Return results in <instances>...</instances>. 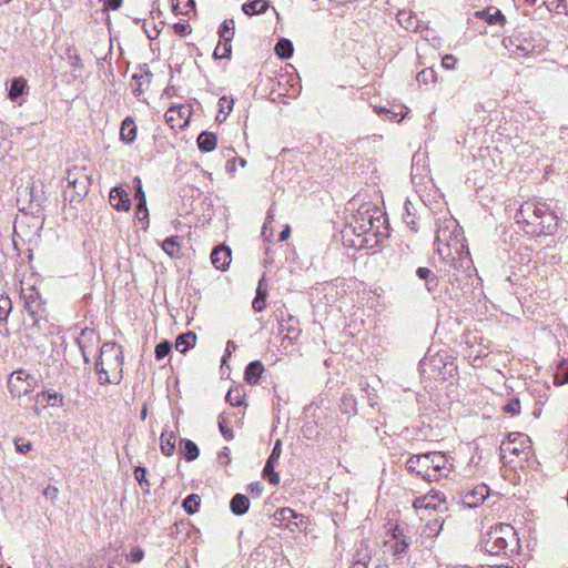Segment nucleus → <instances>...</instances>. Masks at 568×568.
<instances>
[{
  "instance_id": "nucleus-11",
  "label": "nucleus",
  "mask_w": 568,
  "mask_h": 568,
  "mask_svg": "<svg viewBox=\"0 0 568 568\" xmlns=\"http://www.w3.org/2000/svg\"><path fill=\"white\" fill-rule=\"evenodd\" d=\"M515 216L518 217V215ZM519 217L516 223L528 235L540 236L552 232L550 224L544 225L541 221L542 215H528V219H525V215H519Z\"/></svg>"
},
{
  "instance_id": "nucleus-30",
  "label": "nucleus",
  "mask_w": 568,
  "mask_h": 568,
  "mask_svg": "<svg viewBox=\"0 0 568 568\" xmlns=\"http://www.w3.org/2000/svg\"><path fill=\"white\" fill-rule=\"evenodd\" d=\"M277 223L274 220V215H267L266 221L263 224L261 236L265 243H272L274 239Z\"/></svg>"
},
{
  "instance_id": "nucleus-38",
  "label": "nucleus",
  "mask_w": 568,
  "mask_h": 568,
  "mask_svg": "<svg viewBox=\"0 0 568 568\" xmlns=\"http://www.w3.org/2000/svg\"><path fill=\"white\" fill-rule=\"evenodd\" d=\"M554 383L556 385L568 384V359L560 361L554 376Z\"/></svg>"
},
{
  "instance_id": "nucleus-60",
  "label": "nucleus",
  "mask_w": 568,
  "mask_h": 568,
  "mask_svg": "<svg viewBox=\"0 0 568 568\" xmlns=\"http://www.w3.org/2000/svg\"><path fill=\"white\" fill-rule=\"evenodd\" d=\"M143 557H144V551L140 547L133 548L130 552V560L132 562H140L143 559Z\"/></svg>"
},
{
  "instance_id": "nucleus-15",
  "label": "nucleus",
  "mask_w": 568,
  "mask_h": 568,
  "mask_svg": "<svg viewBox=\"0 0 568 568\" xmlns=\"http://www.w3.org/2000/svg\"><path fill=\"white\" fill-rule=\"evenodd\" d=\"M109 202L116 211H129L131 206L129 194L122 186H114L111 189Z\"/></svg>"
},
{
  "instance_id": "nucleus-56",
  "label": "nucleus",
  "mask_w": 568,
  "mask_h": 568,
  "mask_svg": "<svg viewBox=\"0 0 568 568\" xmlns=\"http://www.w3.org/2000/svg\"><path fill=\"white\" fill-rule=\"evenodd\" d=\"M457 63V59L453 54H445L442 58V65L446 70H454Z\"/></svg>"
},
{
  "instance_id": "nucleus-53",
  "label": "nucleus",
  "mask_w": 568,
  "mask_h": 568,
  "mask_svg": "<svg viewBox=\"0 0 568 568\" xmlns=\"http://www.w3.org/2000/svg\"><path fill=\"white\" fill-rule=\"evenodd\" d=\"M226 400L232 406H241L243 403V397L241 396L239 390H232L230 389L226 394Z\"/></svg>"
},
{
  "instance_id": "nucleus-54",
  "label": "nucleus",
  "mask_w": 568,
  "mask_h": 568,
  "mask_svg": "<svg viewBox=\"0 0 568 568\" xmlns=\"http://www.w3.org/2000/svg\"><path fill=\"white\" fill-rule=\"evenodd\" d=\"M281 454H282V440L277 439L275 442V444L273 446V449H272V453L268 456L266 462H272V463H275V464L278 463Z\"/></svg>"
},
{
  "instance_id": "nucleus-2",
  "label": "nucleus",
  "mask_w": 568,
  "mask_h": 568,
  "mask_svg": "<svg viewBox=\"0 0 568 568\" xmlns=\"http://www.w3.org/2000/svg\"><path fill=\"white\" fill-rule=\"evenodd\" d=\"M481 548L493 556H508L519 548L517 531L511 525L500 523L483 535Z\"/></svg>"
},
{
  "instance_id": "nucleus-7",
  "label": "nucleus",
  "mask_w": 568,
  "mask_h": 568,
  "mask_svg": "<svg viewBox=\"0 0 568 568\" xmlns=\"http://www.w3.org/2000/svg\"><path fill=\"white\" fill-rule=\"evenodd\" d=\"M437 239L446 241L448 245L464 241V230L454 215H449L438 223Z\"/></svg>"
},
{
  "instance_id": "nucleus-9",
  "label": "nucleus",
  "mask_w": 568,
  "mask_h": 568,
  "mask_svg": "<svg viewBox=\"0 0 568 568\" xmlns=\"http://www.w3.org/2000/svg\"><path fill=\"white\" fill-rule=\"evenodd\" d=\"M530 448V439L527 435L521 433H510L508 440L503 442L500 445L501 458H505L506 454L519 456L525 453L526 449Z\"/></svg>"
},
{
  "instance_id": "nucleus-39",
  "label": "nucleus",
  "mask_w": 568,
  "mask_h": 568,
  "mask_svg": "<svg viewBox=\"0 0 568 568\" xmlns=\"http://www.w3.org/2000/svg\"><path fill=\"white\" fill-rule=\"evenodd\" d=\"M371 558L372 555L368 546L365 542H362L353 556V561L368 564Z\"/></svg>"
},
{
  "instance_id": "nucleus-24",
  "label": "nucleus",
  "mask_w": 568,
  "mask_h": 568,
  "mask_svg": "<svg viewBox=\"0 0 568 568\" xmlns=\"http://www.w3.org/2000/svg\"><path fill=\"white\" fill-rule=\"evenodd\" d=\"M161 247L170 257H179L181 255V236L171 235L166 237Z\"/></svg>"
},
{
  "instance_id": "nucleus-6",
  "label": "nucleus",
  "mask_w": 568,
  "mask_h": 568,
  "mask_svg": "<svg viewBox=\"0 0 568 568\" xmlns=\"http://www.w3.org/2000/svg\"><path fill=\"white\" fill-rule=\"evenodd\" d=\"M304 515L290 507H282L273 514V524L290 531L300 530L305 524Z\"/></svg>"
},
{
  "instance_id": "nucleus-40",
  "label": "nucleus",
  "mask_w": 568,
  "mask_h": 568,
  "mask_svg": "<svg viewBox=\"0 0 568 568\" xmlns=\"http://www.w3.org/2000/svg\"><path fill=\"white\" fill-rule=\"evenodd\" d=\"M185 112H187V110H184V108H182V106H180V108L171 106L170 109H168L164 116H165L166 122L170 123L171 126L173 128L175 125L178 118L183 119L185 115Z\"/></svg>"
},
{
  "instance_id": "nucleus-57",
  "label": "nucleus",
  "mask_w": 568,
  "mask_h": 568,
  "mask_svg": "<svg viewBox=\"0 0 568 568\" xmlns=\"http://www.w3.org/2000/svg\"><path fill=\"white\" fill-rule=\"evenodd\" d=\"M408 547H409V542L405 538H403L402 540H399L395 544L394 555L399 556V555L406 552Z\"/></svg>"
},
{
  "instance_id": "nucleus-22",
  "label": "nucleus",
  "mask_w": 568,
  "mask_h": 568,
  "mask_svg": "<svg viewBox=\"0 0 568 568\" xmlns=\"http://www.w3.org/2000/svg\"><path fill=\"white\" fill-rule=\"evenodd\" d=\"M197 146L202 152H211L216 148L217 136L210 131H203L196 140Z\"/></svg>"
},
{
  "instance_id": "nucleus-46",
  "label": "nucleus",
  "mask_w": 568,
  "mask_h": 568,
  "mask_svg": "<svg viewBox=\"0 0 568 568\" xmlns=\"http://www.w3.org/2000/svg\"><path fill=\"white\" fill-rule=\"evenodd\" d=\"M171 349H172V344L169 341L160 342L155 346V349H154L155 358L158 361L163 359L171 353Z\"/></svg>"
},
{
  "instance_id": "nucleus-28",
  "label": "nucleus",
  "mask_w": 568,
  "mask_h": 568,
  "mask_svg": "<svg viewBox=\"0 0 568 568\" xmlns=\"http://www.w3.org/2000/svg\"><path fill=\"white\" fill-rule=\"evenodd\" d=\"M233 99L232 98H229L226 95H223L220 98L219 100V112L216 114V118L215 120L219 122V123H222L226 120L227 115L230 114V112L232 111L233 109Z\"/></svg>"
},
{
  "instance_id": "nucleus-55",
  "label": "nucleus",
  "mask_w": 568,
  "mask_h": 568,
  "mask_svg": "<svg viewBox=\"0 0 568 568\" xmlns=\"http://www.w3.org/2000/svg\"><path fill=\"white\" fill-rule=\"evenodd\" d=\"M145 475H146V468L145 467H142V466L135 467V469H134V478H135V480L140 485L145 484L149 487V481L146 480Z\"/></svg>"
},
{
  "instance_id": "nucleus-47",
  "label": "nucleus",
  "mask_w": 568,
  "mask_h": 568,
  "mask_svg": "<svg viewBox=\"0 0 568 568\" xmlns=\"http://www.w3.org/2000/svg\"><path fill=\"white\" fill-rule=\"evenodd\" d=\"M413 507L415 509H439V504H429L428 503V497L425 496H422V497H417L415 498V500L413 501Z\"/></svg>"
},
{
  "instance_id": "nucleus-23",
  "label": "nucleus",
  "mask_w": 568,
  "mask_h": 568,
  "mask_svg": "<svg viewBox=\"0 0 568 568\" xmlns=\"http://www.w3.org/2000/svg\"><path fill=\"white\" fill-rule=\"evenodd\" d=\"M120 138L125 143H132L136 138V125L130 116L122 121L120 129Z\"/></svg>"
},
{
  "instance_id": "nucleus-62",
  "label": "nucleus",
  "mask_w": 568,
  "mask_h": 568,
  "mask_svg": "<svg viewBox=\"0 0 568 568\" xmlns=\"http://www.w3.org/2000/svg\"><path fill=\"white\" fill-rule=\"evenodd\" d=\"M435 72L429 69H425L417 74V80L420 82H427L429 79L434 81Z\"/></svg>"
},
{
  "instance_id": "nucleus-16",
  "label": "nucleus",
  "mask_w": 568,
  "mask_h": 568,
  "mask_svg": "<svg viewBox=\"0 0 568 568\" xmlns=\"http://www.w3.org/2000/svg\"><path fill=\"white\" fill-rule=\"evenodd\" d=\"M397 21L405 30L413 32H418L423 23L414 12L406 10L397 13Z\"/></svg>"
},
{
  "instance_id": "nucleus-18",
  "label": "nucleus",
  "mask_w": 568,
  "mask_h": 568,
  "mask_svg": "<svg viewBox=\"0 0 568 568\" xmlns=\"http://www.w3.org/2000/svg\"><path fill=\"white\" fill-rule=\"evenodd\" d=\"M135 213H149L146 207V197L142 187V181L139 176L133 179Z\"/></svg>"
},
{
  "instance_id": "nucleus-43",
  "label": "nucleus",
  "mask_w": 568,
  "mask_h": 568,
  "mask_svg": "<svg viewBox=\"0 0 568 568\" xmlns=\"http://www.w3.org/2000/svg\"><path fill=\"white\" fill-rule=\"evenodd\" d=\"M12 310V302L6 294H0V321H7Z\"/></svg>"
},
{
  "instance_id": "nucleus-12",
  "label": "nucleus",
  "mask_w": 568,
  "mask_h": 568,
  "mask_svg": "<svg viewBox=\"0 0 568 568\" xmlns=\"http://www.w3.org/2000/svg\"><path fill=\"white\" fill-rule=\"evenodd\" d=\"M448 356L445 354L437 353L433 356L425 357L420 361V368L423 373H429L430 376L435 377L439 375L443 367H446L447 363L445 359Z\"/></svg>"
},
{
  "instance_id": "nucleus-42",
  "label": "nucleus",
  "mask_w": 568,
  "mask_h": 568,
  "mask_svg": "<svg viewBox=\"0 0 568 568\" xmlns=\"http://www.w3.org/2000/svg\"><path fill=\"white\" fill-rule=\"evenodd\" d=\"M232 52L231 42H220L213 52V58L219 59H230Z\"/></svg>"
},
{
  "instance_id": "nucleus-58",
  "label": "nucleus",
  "mask_w": 568,
  "mask_h": 568,
  "mask_svg": "<svg viewBox=\"0 0 568 568\" xmlns=\"http://www.w3.org/2000/svg\"><path fill=\"white\" fill-rule=\"evenodd\" d=\"M14 446H16L17 452L22 453V454L28 453L32 447L30 442H26L23 439H17L14 442Z\"/></svg>"
},
{
  "instance_id": "nucleus-27",
  "label": "nucleus",
  "mask_w": 568,
  "mask_h": 568,
  "mask_svg": "<svg viewBox=\"0 0 568 568\" xmlns=\"http://www.w3.org/2000/svg\"><path fill=\"white\" fill-rule=\"evenodd\" d=\"M161 453L164 456H172L175 450V435L173 432L164 430L160 437Z\"/></svg>"
},
{
  "instance_id": "nucleus-61",
  "label": "nucleus",
  "mask_w": 568,
  "mask_h": 568,
  "mask_svg": "<svg viewBox=\"0 0 568 568\" xmlns=\"http://www.w3.org/2000/svg\"><path fill=\"white\" fill-rule=\"evenodd\" d=\"M247 489L252 495L258 497L263 493V485L260 481H254L247 486Z\"/></svg>"
},
{
  "instance_id": "nucleus-31",
  "label": "nucleus",
  "mask_w": 568,
  "mask_h": 568,
  "mask_svg": "<svg viewBox=\"0 0 568 568\" xmlns=\"http://www.w3.org/2000/svg\"><path fill=\"white\" fill-rule=\"evenodd\" d=\"M293 316L291 314H285L284 312H281V318H280V326H281V331L284 332L286 331L287 333V336L291 338V339H296L300 334H301V329L298 327H295L293 324H288L287 326H284V322H293Z\"/></svg>"
},
{
  "instance_id": "nucleus-4",
  "label": "nucleus",
  "mask_w": 568,
  "mask_h": 568,
  "mask_svg": "<svg viewBox=\"0 0 568 568\" xmlns=\"http://www.w3.org/2000/svg\"><path fill=\"white\" fill-rule=\"evenodd\" d=\"M20 297L24 302L26 312L32 320L31 327L39 328L40 320L44 313V302L42 301L40 293L34 286L27 288L21 287Z\"/></svg>"
},
{
  "instance_id": "nucleus-1",
  "label": "nucleus",
  "mask_w": 568,
  "mask_h": 568,
  "mask_svg": "<svg viewBox=\"0 0 568 568\" xmlns=\"http://www.w3.org/2000/svg\"><path fill=\"white\" fill-rule=\"evenodd\" d=\"M343 237L354 235L349 245L357 250H372L389 236L388 215H346Z\"/></svg>"
},
{
  "instance_id": "nucleus-19",
  "label": "nucleus",
  "mask_w": 568,
  "mask_h": 568,
  "mask_svg": "<svg viewBox=\"0 0 568 568\" xmlns=\"http://www.w3.org/2000/svg\"><path fill=\"white\" fill-rule=\"evenodd\" d=\"M250 508V499L246 495L235 494L230 501V510L236 516H242Z\"/></svg>"
},
{
  "instance_id": "nucleus-49",
  "label": "nucleus",
  "mask_w": 568,
  "mask_h": 568,
  "mask_svg": "<svg viewBox=\"0 0 568 568\" xmlns=\"http://www.w3.org/2000/svg\"><path fill=\"white\" fill-rule=\"evenodd\" d=\"M40 396L47 398V404L50 406H63V396L59 393H42Z\"/></svg>"
},
{
  "instance_id": "nucleus-21",
  "label": "nucleus",
  "mask_w": 568,
  "mask_h": 568,
  "mask_svg": "<svg viewBox=\"0 0 568 568\" xmlns=\"http://www.w3.org/2000/svg\"><path fill=\"white\" fill-rule=\"evenodd\" d=\"M180 454L187 460L193 462L200 455V449L197 445L187 438H183L180 440Z\"/></svg>"
},
{
  "instance_id": "nucleus-51",
  "label": "nucleus",
  "mask_w": 568,
  "mask_h": 568,
  "mask_svg": "<svg viewBox=\"0 0 568 568\" xmlns=\"http://www.w3.org/2000/svg\"><path fill=\"white\" fill-rule=\"evenodd\" d=\"M426 497H428L429 504H439V509H442V505L446 503V497L440 491H429L426 494Z\"/></svg>"
},
{
  "instance_id": "nucleus-63",
  "label": "nucleus",
  "mask_w": 568,
  "mask_h": 568,
  "mask_svg": "<svg viewBox=\"0 0 568 568\" xmlns=\"http://www.w3.org/2000/svg\"><path fill=\"white\" fill-rule=\"evenodd\" d=\"M173 29H174L175 33H176V34H179V36H181V37H184V36H186V34H189V32H190V30H189V29H190V26H189V24H186V23H180V22H178V23H175V24L173 26Z\"/></svg>"
},
{
  "instance_id": "nucleus-8",
  "label": "nucleus",
  "mask_w": 568,
  "mask_h": 568,
  "mask_svg": "<svg viewBox=\"0 0 568 568\" xmlns=\"http://www.w3.org/2000/svg\"><path fill=\"white\" fill-rule=\"evenodd\" d=\"M106 354H111L114 356V361L118 366H121L123 363L122 351L121 347H115L114 344H103L101 347L100 355L95 362V371L98 374V382L100 385H106L111 383L108 371L104 367L103 356Z\"/></svg>"
},
{
  "instance_id": "nucleus-41",
  "label": "nucleus",
  "mask_w": 568,
  "mask_h": 568,
  "mask_svg": "<svg viewBox=\"0 0 568 568\" xmlns=\"http://www.w3.org/2000/svg\"><path fill=\"white\" fill-rule=\"evenodd\" d=\"M263 477L267 479L272 485L280 483V476L275 471V463L266 462L263 468Z\"/></svg>"
},
{
  "instance_id": "nucleus-34",
  "label": "nucleus",
  "mask_w": 568,
  "mask_h": 568,
  "mask_svg": "<svg viewBox=\"0 0 568 568\" xmlns=\"http://www.w3.org/2000/svg\"><path fill=\"white\" fill-rule=\"evenodd\" d=\"M27 82L23 78H14L11 80L9 89V98L11 101H17L24 93Z\"/></svg>"
},
{
  "instance_id": "nucleus-32",
  "label": "nucleus",
  "mask_w": 568,
  "mask_h": 568,
  "mask_svg": "<svg viewBox=\"0 0 568 568\" xmlns=\"http://www.w3.org/2000/svg\"><path fill=\"white\" fill-rule=\"evenodd\" d=\"M293 43L291 40L282 38L278 40V42L275 44V53L281 59H290L293 55Z\"/></svg>"
},
{
  "instance_id": "nucleus-10",
  "label": "nucleus",
  "mask_w": 568,
  "mask_h": 568,
  "mask_svg": "<svg viewBox=\"0 0 568 568\" xmlns=\"http://www.w3.org/2000/svg\"><path fill=\"white\" fill-rule=\"evenodd\" d=\"M489 487L485 484L466 487L460 494V503L466 508H476L481 505L489 496Z\"/></svg>"
},
{
  "instance_id": "nucleus-13",
  "label": "nucleus",
  "mask_w": 568,
  "mask_h": 568,
  "mask_svg": "<svg viewBox=\"0 0 568 568\" xmlns=\"http://www.w3.org/2000/svg\"><path fill=\"white\" fill-rule=\"evenodd\" d=\"M432 468L436 473V479L447 477L450 471V463L448 457L442 452H429Z\"/></svg>"
},
{
  "instance_id": "nucleus-14",
  "label": "nucleus",
  "mask_w": 568,
  "mask_h": 568,
  "mask_svg": "<svg viewBox=\"0 0 568 568\" xmlns=\"http://www.w3.org/2000/svg\"><path fill=\"white\" fill-rule=\"evenodd\" d=\"M231 260V248L224 244L214 247L211 253V262L217 270L225 271L229 267Z\"/></svg>"
},
{
  "instance_id": "nucleus-45",
  "label": "nucleus",
  "mask_w": 568,
  "mask_h": 568,
  "mask_svg": "<svg viewBox=\"0 0 568 568\" xmlns=\"http://www.w3.org/2000/svg\"><path fill=\"white\" fill-rule=\"evenodd\" d=\"M93 336H94V331L85 327L81 331L80 336L77 338V344H78L80 351L82 352L83 359L85 363H89L90 359L85 354L83 339L92 338Z\"/></svg>"
},
{
  "instance_id": "nucleus-5",
  "label": "nucleus",
  "mask_w": 568,
  "mask_h": 568,
  "mask_svg": "<svg viewBox=\"0 0 568 568\" xmlns=\"http://www.w3.org/2000/svg\"><path fill=\"white\" fill-rule=\"evenodd\" d=\"M36 386L37 378L24 369H18L9 375L8 389L13 397L27 396Z\"/></svg>"
},
{
  "instance_id": "nucleus-20",
  "label": "nucleus",
  "mask_w": 568,
  "mask_h": 568,
  "mask_svg": "<svg viewBox=\"0 0 568 568\" xmlns=\"http://www.w3.org/2000/svg\"><path fill=\"white\" fill-rule=\"evenodd\" d=\"M267 290L265 285V277L263 276L257 284L256 294L252 303V307L255 312H262L266 307Z\"/></svg>"
},
{
  "instance_id": "nucleus-37",
  "label": "nucleus",
  "mask_w": 568,
  "mask_h": 568,
  "mask_svg": "<svg viewBox=\"0 0 568 568\" xmlns=\"http://www.w3.org/2000/svg\"><path fill=\"white\" fill-rule=\"evenodd\" d=\"M201 498L196 494H191L182 503V507L186 514L193 515L199 510Z\"/></svg>"
},
{
  "instance_id": "nucleus-26",
  "label": "nucleus",
  "mask_w": 568,
  "mask_h": 568,
  "mask_svg": "<svg viewBox=\"0 0 568 568\" xmlns=\"http://www.w3.org/2000/svg\"><path fill=\"white\" fill-rule=\"evenodd\" d=\"M432 465L433 463L430 462L429 454H420V465L418 475L427 481L437 480L436 473H434Z\"/></svg>"
},
{
  "instance_id": "nucleus-17",
  "label": "nucleus",
  "mask_w": 568,
  "mask_h": 568,
  "mask_svg": "<svg viewBox=\"0 0 568 568\" xmlns=\"http://www.w3.org/2000/svg\"><path fill=\"white\" fill-rule=\"evenodd\" d=\"M264 372V365L261 361H253L248 363L244 372V381L250 385H256Z\"/></svg>"
},
{
  "instance_id": "nucleus-35",
  "label": "nucleus",
  "mask_w": 568,
  "mask_h": 568,
  "mask_svg": "<svg viewBox=\"0 0 568 568\" xmlns=\"http://www.w3.org/2000/svg\"><path fill=\"white\" fill-rule=\"evenodd\" d=\"M357 402L356 398L352 394H343L341 398V410L344 414L353 415L357 412Z\"/></svg>"
},
{
  "instance_id": "nucleus-64",
  "label": "nucleus",
  "mask_w": 568,
  "mask_h": 568,
  "mask_svg": "<svg viewBox=\"0 0 568 568\" xmlns=\"http://www.w3.org/2000/svg\"><path fill=\"white\" fill-rule=\"evenodd\" d=\"M219 463L222 464V465H227L230 464L231 462V458H230V448L229 447H224L220 453H219Z\"/></svg>"
},
{
  "instance_id": "nucleus-59",
  "label": "nucleus",
  "mask_w": 568,
  "mask_h": 568,
  "mask_svg": "<svg viewBox=\"0 0 568 568\" xmlns=\"http://www.w3.org/2000/svg\"><path fill=\"white\" fill-rule=\"evenodd\" d=\"M58 495H59V489L55 487V486H51L49 485L44 490H43V496L47 498V499H50V500H55L58 498Z\"/></svg>"
},
{
  "instance_id": "nucleus-29",
  "label": "nucleus",
  "mask_w": 568,
  "mask_h": 568,
  "mask_svg": "<svg viewBox=\"0 0 568 568\" xmlns=\"http://www.w3.org/2000/svg\"><path fill=\"white\" fill-rule=\"evenodd\" d=\"M268 3L266 0H253L242 6V11L247 14H258L266 11Z\"/></svg>"
},
{
  "instance_id": "nucleus-48",
  "label": "nucleus",
  "mask_w": 568,
  "mask_h": 568,
  "mask_svg": "<svg viewBox=\"0 0 568 568\" xmlns=\"http://www.w3.org/2000/svg\"><path fill=\"white\" fill-rule=\"evenodd\" d=\"M504 412L511 415H518L520 413V400L518 397H513L504 406Z\"/></svg>"
},
{
  "instance_id": "nucleus-33",
  "label": "nucleus",
  "mask_w": 568,
  "mask_h": 568,
  "mask_svg": "<svg viewBox=\"0 0 568 568\" xmlns=\"http://www.w3.org/2000/svg\"><path fill=\"white\" fill-rule=\"evenodd\" d=\"M235 23L233 19H226L222 22L219 30V36L224 42H232L235 33Z\"/></svg>"
},
{
  "instance_id": "nucleus-44",
  "label": "nucleus",
  "mask_w": 568,
  "mask_h": 568,
  "mask_svg": "<svg viewBox=\"0 0 568 568\" xmlns=\"http://www.w3.org/2000/svg\"><path fill=\"white\" fill-rule=\"evenodd\" d=\"M481 16L488 24H503L505 22V17L498 9H495L493 13L490 10H487L486 12H481Z\"/></svg>"
},
{
  "instance_id": "nucleus-50",
  "label": "nucleus",
  "mask_w": 568,
  "mask_h": 568,
  "mask_svg": "<svg viewBox=\"0 0 568 568\" xmlns=\"http://www.w3.org/2000/svg\"><path fill=\"white\" fill-rule=\"evenodd\" d=\"M217 424L222 436L226 440H231L233 438V430L230 427H227L225 418L223 416H219Z\"/></svg>"
},
{
  "instance_id": "nucleus-52",
  "label": "nucleus",
  "mask_w": 568,
  "mask_h": 568,
  "mask_svg": "<svg viewBox=\"0 0 568 568\" xmlns=\"http://www.w3.org/2000/svg\"><path fill=\"white\" fill-rule=\"evenodd\" d=\"M420 465V454L412 455L406 462V468L409 471L416 473L418 475Z\"/></svg>"
},
{
  "instance_id": "nucleus-36",
  "label": "nucleus",
  "mask_w": 568,
  "mask_h": 568,
  "mask_svg": "<svg viewBox=\"0 0 568 568\" xmlns=\"http://www.w3.org/2000/svg\"><path fill=\"white\" fill-rule=\"evenodd\" d=\"M416 275L420 280L426 281V287L429 292H432L434 287L437 286V277L433 274V272L429 268L420 266L416 270Z\"/></svg>"
},
{
  "instance_id": "nucleus-25",
  "label": "nucleus",
  "mask_w": 568,
  "mask_h": 568,
  "mask_svg": "<svg viewBox=\"0 0 568 568\" xmlns=\"http://www.w3.org/2000/svg\"><path fill=\"white\" fill-rule=\"evenodd\" d=\"M196 342V335L193 332H186L183 334H180L175 339V348L180 353L184 354L192 347H194Z\"/></svg>"
},
{
  "instance_id": "nucleus-3",
  "label": "nucleus",
  "mask_w": 568,
  "mask_h": 568,
  "mask_svg": "<svg viewBox=\"0 0 568 568\" xmlns=\"http://www.w3.org/2000/svg\"><path fill=\"white\" fill-rule=\"evenodd\" d=\"M68 186L65 195L70 196V202H73L75 197H83L87 195L91 185V179L87 174L84 168H73L68 171L67 175Z\"/></svg>"
}]
</instances>
